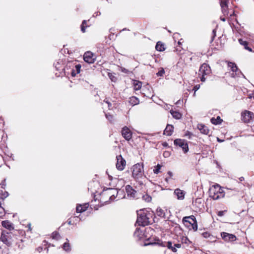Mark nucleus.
Segmentation results:
<instances>
[{
    "instance_id": "obj_19",
    "label": "nucleus",
    "mask_w": 254,
    "mask_h": 254,
    "mask_svg": "<svg viewBox=\"0 0 254 254\" xmlns=\"http://www.w3.org/2000/svg\"><path fill=\"white\" fill-rule=\"evenodd\" d=\"M173 129L174 127L172 125H167L164 131V134L168 136H170L173 133Z\"/></svg>"
},
{
    "instance_id": "obj_40",
    "label": "nucleus",
    "mask_w": 254,
    "mask_h": 254,
    "mask_svg": "<svg viewBox=\"0 0 254 254\" xmlns=\"http://www.w3.org/2000/svg\"><path fill=\"white\" fill-rule=\"evenodd\" d=\"M216 35V30L213 29L212 31V36L211 40V42L214 40Z\"/></svg>"
},
{
    "instance_id": "obj_1",
    "label": "nucleus",
    "mask_w": 254,
    "mask_h": 254,
    "mask_svg": "<svg viewBox=\"0 0 254 254\" xmlns=\"http://www.w3.org/2000/svg\"><path fill=\"white\" fill-rule=\"evenodd\" d=\"M154 213L147 209L140 210L137 211V218L136 223L138 226H145L153 222Z\"/></svg>"
},
{
    "instance_id": "obj_34",
    "label": "nucleus",
    "mask_w": 254,
    "mask_h": 254,
    "mask_svg": "<svg viewBox=\"0 0 254 254\" xmlns=\"http://www.w3.org/2000/svg\"><path fill=\"white\" fill-rule=\"evenodd\" d=\"M227 0H220V5L221 7H227Z\"/></svg>"
},
{
    "instance_id": "obj_51",
    "label": "nucleus",
    "mask_w": 254,
    "mask_h": 254,
    "mask_svg": "<svg viewBox=\"0 0 254 254\" xmlns=\"http://www.w3.org/2000/svg\"><path fill=\"white\" fill-rule=\"evenodd\" d=\"M174 246H175V247H177L178 248H180L181 247V244H175Z\"/></svg>"
},
{
    "instance_id": "obj_43",
    "label": "nucleus",
    "mask_w": 254,
    "mask_h": 254,
    "mask_svg": "<svg viewBox=\"0 0 254 254\" xmlns=\"http://www.w3.org/2000/svg\"><path fill=\"white\" fill-rule=\"evenodd\" d=\"M202 236L204 238H207L210 237V235L208 232H204L202 233Z\"/></svg>"
},
{
    "instance_id": "obj_24",
    "label": "nucleus",
    "mask_w": 254,
    "mask_h": 254,
    "mask_svg": "<svg viewBox=\"0 0 254 254\" xmlns=\"http://www.w3.org/2000/svg\"><path fill=\"white\" fill-rule=\"evenodd\" d=\"M133 84L135 90H139L142 86V82L137 80H134Z\"/></svg>"
},
{
    "instance_id": "obj_37",
    "label": "nucleus",
    "mask_w": 254,
    "mask_h": 254,
    "mask_svg": "<svg viewBox=\"0 0 254 254\" xmlns=\"http://www.w3.org/2000/svg\"><path fill=\"white\" fill-rule=\"evenodd\" d=\"M165 73V71H164V69L163 68H161V70H160L157 73V75L158 76H163V75Z\"/></svg>"
},
{
    "instance_id": "obj_15",
    "label": "nucleus",
    "mask_w": 254,
    "mask_h": 254,
    "mask_svg": "<svg viewBox=\"0 0 254 254\" xmlns=\"http://www.w3.org/2000/svg\"><path fill=\"white\" fill-rule=\"evenodd\" d=\"M238 41H239V43H240V44L241 45L243 46L244 47V48L245 50H246L250 52H253L252 48L249 46V44L248 42H247L246 40H244V39H243L242 38L239 39Z\"/></svg>"
},
{
    "instance_id": "obj_42",
    "label": "nucleus",
    "mask_w": 254,
    "mask_h": 254,
    "mask_svg": "<svg viewBox=\"0 0 254 254\" xmlns=\"http://www.w3.org/2000/svg\"><path fill=\"white\" fill-rule=\"evenodd\" d=\"M226 211H219L218 213H217V215L218 216H223L224 214H225V213Z\"/></svg>"
},
{
    "instance_id": "obj_61",
    "label": "nucleus",
    "mask_w": 254,
    "mask_h": 254,
    "mask_svg": "<svg viewBox=\"0 0 254 254\" xmlns=\"http://www.w3.org/2000/svg\"><path fill=\"white\" fill-rule=\"evenodd\" d=\"M70 223H71L70 221L68 222L69 224H70Z\"/></svg>"
},
{
    "instance_id": "obj_39",
    "label": "nucleus",
    "mask_w": 254,
    "mask_h": 254,
    "mask_svg": "<svg viewBox=\"0 0 254 254\" xmlns=\"http://www.w3.org/2000/svg\"><path fill=\"white\" fill-rule=\"evenodd\" d=\"M221 8H222V11L225 15L228 14V12L227 11V7L224 8V7H221Z\"/></svg>"
},
{
    "instance_id": "obj_56",
    "label": "nucleus",
    "mask_w": 254,
    "mask_h": 254,
    "mask_svg": "<svg viewBox=\"0 0 254 254\" xmlns=\"http://www.w3.org/2000/svg\"><path fill=\"white\" fill-rule=\"evenodd\" d=\"M168 174L170 176H172V173L171 172H168Z\"/></svg>"
},
{
    "instance_id": "obj_52",
    "label": "nucleus",
    "mask_w": 254,
    "mask_h": 254,
    "mask_svg": "<svg viewBox=\"0 0 254 254\" xmlns=\"http://www.w3.org/2000/svg\"><path fill=\"white\" fill-rule=\"evenodd\" d=\"M239 179L240 182H242L244 180V178L243 177H241L239 178Z\"/></svg>"
},
{
    "instance_id": "obj_58",
    "label": "nucleus",
    "mask_w": 254,
    "mask_h": 254,
    "mask_svg": "<svg viewBox=\"0 0 254 254\" xmlns=\"http://www.w3.org/2000/svg\"><path fill=\"white\" fill-rule=\"evenodd\" d=\"M138 231V229H136V231L135 232L134 234H136L137 233V231Z\"/></svg>"
},
{
    "instance_id": "obj_35",
    "label": "nucleus",
    "mask_w": 254,
    "mask_h": 254,
    "mask_svg": "<svg viewBox=\"0 0 254 254\" xmlns=\"http://www.w3.org/2000/svg\"><path fill=\"white\" fill-rule=\"evenodd\" d=\"M86 22L87 21L86 20H83L81 25V30L83 33L85 32V27L84 25L86 24Z\"/></svg>"
},
{
    "instance_id": "obj_11",
    "label": "nucleus",
    "mask_w": 254,
    "mask_h": 254,
    "mask_svg": "<svg viewBox=\"0 0 254 254\" xmlns=\"http://www.w3.org/2000/svg\"><path fill=\"white\" fill-rule=\"evenodd\" d=\"M122 135L127 140H129L132 137V132L127 127H124L122 128Z\"/></svg>"
},
{
    "instance_id": "obj_46",
    "label": "nucleus",
    "mask_w": 254,
    "mask_h": 254,
    "mask_svg": "<svg viewBox=\"0 0 254 254\" xmlns=\"http://www.w3.org/2000/svg\"><path fill=\"white\" fill-rule=\"evenodd\" d=\"M121 70L122 72L126 73H127L128 72V70L127 69L122 67H121Z\"/></svg>"
},
{
    "instance_id": "obj_29",
    "label": "nucleus",
    "mask_w": 254,
    "mask_h": 254,
    "mask_svg": "<svg viewBox=\"0 0 254 254\" xmlns=\"http://www.w3.org/2000/svg\"><path fill=\"white\" fill-rule=\"evenodd\" d=\"M63 248L64 249V250H65V251H67V252L70 251V245L67 242H65L64 244Z\"/></svg>"
},
{
    "instance_id": "obj_3",
    "label": "nucleus",
    "mask_w": 254,
    "mask_h": 254,
    "mask_svg": "<svg viewBox=\"0 0 254 254\" xmlns=\"http://www.w3.org/2000/svg\"><path fill=\"white\" fill-rule=\"evenodd\" d=\"M183 222L184 225L187 227H191V228L196 231L197 230V223L195 217L193 215L186 216L183 218Z\"/></svg>"
},
{
    "instance_id": "obj_48",
    "label": "nucleus",
    "mask_w": 254,
    "mask_h": 254,
    "mask_svg": "<svg viewBox=\"0 0 254 254\" xmlns=\"http://www.w3.org/2000/svg\"><path fill=\"white\" fill-rule=\"evenodd\" d=\"M0 185L1 186V187L2 188L4 189V187H5V186L6 185L5 181H2Z\"/></svg>"
},
{
    "instance_id": "obj_60",
    "label": "nucleus",
    "mask_w": 254,
    "mask_h": 254,
    "mask_svg": "<svg viewBox=\"0 0 254 254\" xmlns=\"http://www.w3.org/2000/svg\"><path fill=\"white\" fill-rule=\"evenodd\" d=\"M185 240H188V238H185Z\"/></svg>"
},
{
    "instance_id": "obj_5",
    "label": "nucleus",
    "mask_w": 254,
    "mask_h": 254,
    "mask_svg": "<svg viewBox=\"0 0 254 254\" xmlns=\"http://www.w3.org/2000/svg\"><path fill=\"white\" fill-rule=\"evenodd\" d=\"M0 240L7 246H11L12 242L11 233L3 231L1 234Z\"/></svg>"
},
{
    "instance_id": "obj_36",
    "label": "nucleus",
    "mask_w": 254,
    "mask_h": 254,
    "mask_svg": "<svg viewBox=\"0 0 254 254\" xmlns=\"http://www.w3.org/2000/svg\"><path fill=\"white\" fill-rule=\"evenodd\" d=\"M81 67V65L79 64H76L74 66V69L76 70V73L78 74L80 72Z\"/></svg>"
},
{
    "instance_id": "obj_31",
    "label": "nucleus",
    "mask_w": 254,
    "mask_h": 254,
    "mask_svg": "<svg viewBox=\"0 0 254 254\" xmlns=\"http://www.w3.org/2000/svg\"><path fill=\"white\" fill-rule=\"evenodd\" d=\"M52 238L56 240H59L60 239V235L59 233L56 231L54 232L52 234Z\"/></svg>"
},
{
    "instance_id": "obj_45",
    "label": "nucleus",
    "mask_w": 254,
    "mask_h": 254,
    "mask_svg": "<svg viewBox=\"0 0 254 254\" xmlns=\"http://www.w3.org/2000/svg\"><path fill=\"white\" fill-rule=\"evenodd\" d=\"M77 73H76V70L74 68H73L71 71V74L72 76H75Z\"/></svg>"
},
{
    "instance_id": "obj_9",
    "label": "nucleus",
    "mask_w": 254,
    "mask_h": 254,
    "mask_svg": "<svg viewBox=\"0 0 254 254\" xmlns=\"http://www.w3.org/2000/svg\"><path fill=\"white\" fill-rule=\"evenodd\" d=\"M221 236L222 238L227 242H234L236 240L235 235L226 232H222L221 233Z\"/></svg>"
},
{
    "instance_id": "obj_23",
    "label": "nucleus",
    "mask_w": 254,
    "mask_h": 254,
    "mask_svg": "<svg viewBox=\"0 0 254 254\" xmlns=\"http://www.w3.org/2000/svg\"><path fill=\"white\" fill-rule=\"evenodd\" d=\"M156 213L158 216L161 217L166 218L165 212L164 210L160 208H158L156 210Z\"/></svg>"
},
{
    "instance_id": "obj_18",
    "label": "nucleus",
    "mask_w": 254,
    "mask_h": 254,
    "mask_svg": "<svg viewBox=\"0 0 254 254\" xmlns=\"http://www.w3.org/2000/svg\"><path fill=\"white\" fill-rule=\"evenodd\" d=\"M198 128L202 133L206 135L209 134L210 130L206 126L202 124H198Z\"/></svg>"
},
{
    "instance_id": "obj_33",
    "label": "nucleus",
    "mask_w": 254,
    "mask_h": 254,
    "mask_svg": "<svg viewBox=\"0 0 254 254\" xmlns=\"http://www.w3.org/2000/svg\"><path fill=\"white\" fill-rule=\"evenodd\" d=\"M76 212L78 213H81L85 211V208H83L81 205H79L76 206Z\"/></svg>"
},
{
    "instance_id": "obj_49",
    "label": "nucleus",
    "mask_w": 254,
    "mask_h": 254,
    "mask_svg": "<svg viewBox=\"0 0 254 254\" xmlns=\"http://www.w3.org/2000/svg\"><path fill=\"white\" fill-rule=\"evenodd\" d=\"M204 76L205 75H202L201 77H200V80L202 82H204L205 81V78Z\"/></svg>"
},
{
    "instance_id": "obj_25",
    "label": "nucleus",
    "mask_w": 254,
    "mask_h": 254,
    "mask_svg": "<svg viewBox=\"0 0 254 254\" xmlns=\"http://www.w3.org/2000/svg\"><path fill=\"white\" fill-rule=\"evenodd\" d=\"M222 120L220 118L219 116H218L216 119L214 118H212L211 119V122L212 124L214 125H218L222 123Z\"/></svg>"
},
{
    "instance_id": "obj_32",
    "label": "nucleus",
    "mask_w": 254,
    "mask_h": 254,
    "mask_svg": "<svg viewBox=\"0 0 254 254\" xmlns=\"http://www.w3.org/2000/svg\"><path fill=\"white\" fill-rule=\"evenodd\" d=\"M142 199L145 201L149 202L151 201L152 198L150 195L145 194L142 196Z\"/></svg>"
},
{
    "instance_id": "obj_27",
    "label": "nucleus",
    "mask_w": 254,
    "mask_h": 254,
    "mask_svg": "<svg viewBox=\"0 0 254 254\" xmlns=\"http://www.w3.org/2000/svg\"><path fill=\"white\" fill-rule=\"evenodd\" d=\"M228 66L231 67L233 72H236L238 70V67L236 64L233 63L229 62L228 63Z\"/></svg>"
},
{
    "instance_id": "obj_22",
    "label": "nucleus",
    "mask_w": 254,
    "mask_h": 254,
    "mask_svg": "<svg viewBox=\"0 0 254 254\" xmlns=\"http://www.w3.org/2000/svg\"><path fill=\"white\" fill-rule=\"evenodd\" d=\"M170 113L172 115L173 117L176 119H180L182 117L181 114L178 111L171 110Z\"/></svg>"
},
{
    "instance_id": "obj_41",
    "label": "nucleus",
    "mask_w": 254,
    "mask_h": 254,
    "mask_svg": "<svg viewBox=\"0 0 254 254\" xmlns=\"http://www.w3.org/2000/svg\"><path fill=\"white\" fill-rule=\"evenodd\" d=\"M104 102H105L106 103H107L108 105V107L109 109H110V107L112 106V104L111 103L109 102V100L107 99V98H106L104 100Z\"/></svg>"
},
{
    "instance_id": "obj_10",
    "label": "nucleus",
    "mask_w": 254,
    "mask_h": 254,
    "mask_svg": "<svg viewBox=\"0 0 254 254\" xmlns=\"http://www.w3.org/2000/svg\"><path fill=\"white\" fill-rule=\"evenodd\" d=\"M210 73V67L206 64H202L199 69V74L206 75Z\"/></svg>"
},
{
    "instance_id": "obj_16",
    "label": "nucleus",
    "mask_w": 254,
    "mask_h": 254,
    "mask_svg": "<svg viewBox=\"0 0 254 254\" xmlns=\"http://www.w3.org/2000/svg\"><path fill=\"white\" fill-rule=\"evenodd\" d=\"M174 193L178 199L183 200L185 198V192L179 189L175 190Z\"/></svg>"
},
{
    "instance_id": "obj_2",
    "label": "nucleus",
    "mask_w": 254,
    "mask_h": 254,
    "mask_svg": "<svg viewBox=\"0 0 254 254\" xmlns=\"http://www.w3.org/2000/svg\"><path fill=\"white\" fill-rule=\"evenodd\" d=\"M209 195L214 200H217L223 198L225 194L223 190L218 185H214L209 190Z\"/></svg>"
},
{
    "instance_id": "obj_26",
    "label": "nucleus",
    "mask_w": 254,
    "mask_h": 254,
    "mask_svg": "<svg viewBox=\"0 0 254 254\" xmlns=\"http://www.w3.org/2000/svg\"><path fill=\"white\" fill-rule=\"evenodd\" d=\"M129 103L132 105H137L139 103L138 99L134 96H132L129 98Z\"/></svg>"
},
{
    "instance_id": "obj_59",
    "label": "nucleus",
    "mask_w": 254,
    "mask_h": 254,
    "mask_svg": "<svg viewBox=\"0 0 254 254\" xmlns=\"http://www.w3.org/2000/svg\"><path fill=\"white\" fill-rule=\"evenodd\" d=\"M233 14H234V12H233V14H230V16H232V15H233Z\"/></svg>"
},
{
    "instance_id": "obj_30",
    "label": "nucleus",
    "mask_w": 254,
    "mask_h": 254,
    "mask_svg": "<svg viewBox=\"0 0 254 254\" xmlns=\"http://www.w3.org/2000/svg\"><path fill=\"white\" fill-rule=\"evenodd\" d=\"M161 168V166L159 164H158L157 166L154 167L153 169V172L154 174H157L160 172V169Z\"/></svg>"
},
{
    "instance_id": "obj_8",
    "label": "nucleus",
    "mask_w": 254,
    "mask_h": 254,
    "mask_svg": "<svg viewBox=\"0 0 254 254\" xmlns=\"http://www.w3.org/2000/svg\"><path fill=\"white\" fill-rule=\"evenodd\" d=\"M117 162L116 163V168L118 170L122 171L124 169L126 166V160L122 157L121 155L117 156Z\"/></svg>"
},
{
    "instance_id": "obj_28",
    "label": "nucleus",
    "mask_w": 254,
    "mask_h": 254,
    "mask_svg": "<svg viewBox=\"0 0 254 254\" xmlns=\"http://www.w3.org/2000/svg\"><path fill=\"white\" fill-rule=\"evenodd\" d=\"M108 76H109V77L110 78V79L112 81L114 82L117 81V78L115 76V73H108Z\"/></svg>"
},
{
    "instance_id": "obj_63",
    "label": "nucleus",
    "mask_w": 254,
    "mask_h": 254,
    "mask_svg": "<svg viewBox=\"0 0 254 254\" xmlns=\"http://www.w3.org/2000/svg\"><path fill=\"white\" fill-rule=\"evenodd\" d=\"M96 14V13H95L94 14H93V16H95V14Z\"/></svg>"
},
{
    "instance_id": "obj_12",
    "label": "nucleus",
    "mask_w": 254,
    "mask_h": 254,
    "mask_svg": "<svg viewBox=\"0 0 254 254\" xmlns=\"http://www.w3.org/2000/svg\"><path fill=\"white\" fill-rule=\"evenodd\" d=\"M253 116L254 113L250 111H246L242 113V120L245 123L249 122Z\"/></svg>"
},
{
    "instance_id": "obj_20",
    "label": "nucleus",
    "mask_w": 254,
    "mask_h": 254,
    "mask_svg": "<svg viewBox=\"0 0 254 254\" xmlns=\"http://www.w3.org/2000/svg\"><path fill=\"white\" fill-rule=\"evenodd\" d=\"M1 225L4 228L8 229L9 230H11L14 229L12 223L8 220L2 221Z\"/></svg>"
},
{
    "instance_id": "obj_7",
    "label": "nucleus",
    "mask_w": 254,
    "mask_h": 254,
    "mask_svg": "<svg viewBox=\"0 0 254 254\" xmlns=\"http://www.w3.org/2000/svg\"><path fill=\"white\" fill-rule=\"evenodd\" d=\"M174 144L179 146L183 150L184 153H187L189 150V146L187 141L184 139H176L174 141Z\"/></svg>"
},
{
    "instance_id": "obj_53",
    "label": "nucleus",
    "mask_w": 254,
    "mask_h": 254,
    "mask_svg": "<svg viewBox=\"0 0 254 254\" xmlns=\"http://www.w3.org/2000/svg\"><path fill=\"white\" fill-rule=\"evenodd\" d=\"M8 192H5L4 194H3V196L4 197H6L8 196Z\"/></svg>"
},
{
    "instance_id": "obj_13",
    "label": "nucleus",
    "mask_w": 254,
    "mask_h": 254,
    "mask_svg": "<svg viewBox=\"0 0 254 254\" xmlns=\"http://www.w3.org/2000/svg\"><path fill=\"white\" fill-rule=\"evenodd\" d=\"M83 59L85 62L89 64L94 63L95 60L93 54L91 52H87L85 53Z\"/></svg>"
},
{
    "instance_id": "obj_54",
    "label": "nucleus",
    "mask_w": 254,
    "mask_h": 254,
    "mask_svg": "<svg viewBox=\"0 0 254 254\" xmlns=\"http://www.w3.org/2000/svg\"><path fill=\"white\" fill-rule=\"evenodd\" d=\"M220 19H221V20L222 21H226V19H225V17H221Z\"/></svg>"
},
{
    "instance_id": "obj_17",
    "label": "nucleus",
    "mask_w": 254,
    "mask_h": 254,
    "mask_svg": "<svg viewBox=\"0 0 254 254\" xmlns=\"http://www.w3.org/2000/svg\"><path fill=\"white\" fill-rule=\"evenodd\" d=\"M155 244H158L160 246H163V247H167L168 249H171L173 252H176L177 249L175 247H172V243L171 242H168L167 243L165 242L163 243V242L157 243H155Z\"/></svg>"
},
{
    "instance_id": "obj_38",
    "label": "nucleus",
    "mask_w": 254,
    "mask_h": 254,
    "mask_svg": "<svg viewBox=\"0 0 254 254\" xmlns=\"http://www.w3.org/2000/svg\"><path fill=\"white\" fill-rule=\"evenodd\" d=\"M5 214L4 209V208L1 206L0 207V217H1L3 216Z\"/></svg>"
},
{
    "instance_id": "obj_47",
    "label": "nucleus",
    "mask_w": 254,
    "mask_h": 254,
    "mask_svg": "<svg viewBox=\"0 0 254 254\" xmlns=\"http://www.w3.org/2000/svg\"><path fill=\"white\" fill-rule=\"evenodd\" d=\"M199 85H195L193 88V90H194V95H195V92L199 89Z\"/></svg>"
},
{
    "instance_id": "obj_55",
    "label": "nucleus",
    "mask_w": 254,
    "mask_h": 254,
    "mask_svg": "<svg viewBox=\"0 0 254 254\" xmlns=\"http://www.w3.org/2000/svg\"><path fill=\"white\" fill-rule=\"evenodd\" d=\"M28 229L31 231V224H28Z\"/></svg>"
},
{
    "instance_id": "obj_62",
    "label": "nucleus",
    "mask_w": 254,
    "mask_h": 254,
    "mask_svg": "<svg viewBox=\"0 0 254 254\" xmlns=\"http://www.w3.org/2000/svg\"><path fill=\"white\" fill-rule=\"evenodd\" d=\"M98 12H97L96 16L98 15Z\"/></svg>"
},
{
    "instance_id": "obj_6",
    "label": "nucleus",
    "mask_w": 254,
    "mask_h": 254,
    "mask_svg": "<svg viewBox=\"0 0 254 254\" xmlns=\"http://www.w3.org/2000/svg\"><path fill=\"white\" fill-rule=\"evenodd\" d=\"M118 192V190L116 189L108 188L104 191L103 194L109 196V200L112 201L116 197Z\"/></svg>"
},
{
    "instance_id": "obj_21",
    "label": "nucleus",
    "mask_w": 254,
    "mask_h": 254,
    "mask_svg": "<svg viewBox=\"0 0 254 254\" xmlns=\"http://www.w3.org/2000/svg\"><path fill=\"white\" fill-rule=\"evenodd\" d=\"M155 49L157 51L159 52L163 51L165 50L164 44L161 42L159 41L156 45Z\"/></svg>"
},
{
    "instance_id": "obj_57",
    "label": "nucleus",
    "mask_w": 254,
    "mask_h": 254,
    "mask_svg": "<svg viewBox=\"0 0 254 254\" xmlns=\"http://www.w3.org/2000/svg\"><path fill=\"white\" fill-rule=\"evenodd\" d=\"M167 145H168V144H167V143H166V142H165V143H164L163 144V145L164 146H167Z\"/></svg>"
},
{
    "instance_id": "obj_44",
    "label": "nucleus",
    "mask_w": 254,
    "mask_h": 254,
    "mask_svg": "<svg viewBox=\"0 0 254 254\" xmlns=\"http://www.w3.org/2000/svg\"><path fill=\"white\" fill-rule=\"evenodd\" d=\"M106 117L107 119H108L109 121H112L113 119V116L111 115L110 114H106Z\"/></svg>"
},
{
    "instance_id": "obj_14",
    "label": "nucleus",
    "mask_w": 254,
    "mask_h": 254,
    "mask_svg": "<svg viewBox=\"0 0 254 254\" xmlns=\"http://www.w3.org/2000/svg\"><path fill=\"white\" fill-rule=\"evenodd\" d=\"M126 190L128 196L131 198L136 197V191L133 190L130 186L127 185L126 187Z\"/></svg>"
},
{
    "instance_id": "obj_4",
    "label": "nucleus",
    "mask_w": 254,
    "mask_h": 254,
    "mask_svg": "<svg viewBox=\"0 0 254 254\" xmlns=\"http://www.w3.org/2000/svg\"><path fill=\"white\" fill-rule=\"evenodd\" d=\"M132 174L135 179L141 178L144 175V169L142 164L137 163L133 166Z\"/></svg>"
},
{
    "instance_id": "obj_50",
    "label": "nucleus",
    "mask_w": 254,
    "mask_h": 254,
    "mask_svg": "<svg viewBox=\"0 0 254 254\" xmlns=\"http://www.w3.org/2000/svg\"><path fill=\"white\" fill-rule=\"evenodd\" d=\"M88 207V204H86V203L83 206H82L83 208H85V210L87 209Z\"/></svg>"
}]
</instances>
